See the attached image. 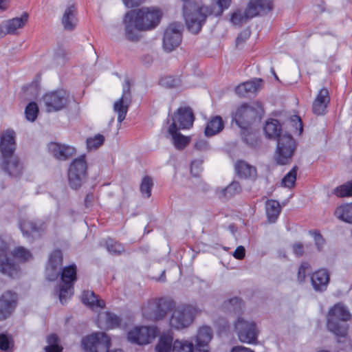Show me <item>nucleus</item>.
<instances>
[{
    "instance_id": "19",
    "label": "nucleus",
    "mask_w": 352,
    "mask_h": 352,
    "mask_svg": "<svg viewBox=\"0 0 352 352\" xmlns=\"http://www.w3.org/2000/svg\"><path fill=\"white\" fill-rule=\"evenodd\" d=\"M0 272L10 277L18 272L16 266L8 258V246L3 242L0 244Z\"/></svg>"
},
{
    "instance_id": "31",
    "label": "nucleus",
    "mask_w": 352,
    "mask_h": 352,
    "mask_svg": "<svg viewBox=\"0 0 352 352\" xmlns=\"http://www.w3.org/2000/svg\"><path fill=\"white\" fill-rule=\"evenodd\" d=\"M179 129L176 128V124H171L168 129V133L171 135L173 144L177 148H183L190 142V138L178 133Z\"/></svg>"
},
{
    "instance_id": "12",
    "label": "nucleus",
    "mask_w": 352,
    "mask_h": 352,
    "mask_svg": "<svg viewBox=\"0 0 352 352\" xmlns=\"http://www.w3.org/2000/svg\"><path fill=\"white\" fill-rule=\"evenodd\" d=\"M262 109L259 104L252 105L243 104L239 107L233 113V120L241 128H245L247 123L257 116Z\"/></svg>"
},
{
    "instance_id": "44",
    "label": "nucleus",
    "mask_w": 352,
    "mask_h": 352,
    "mask_svg": "<svg viewBox=\"0 0 352 352\" xmlns=\"http://www.w3.org/2000/svg\"><path fill=\"white\" fill-rule=\"evenodd\" d=\"M297 168L294 167L282 179V184L287 188H292L294 186L296 180Z\"/></svg>"
},
{
    "instance_id": "39",
    "label": "nucleus",
    "mask_w": 352,
    "mask_h": 352,
    "mask_svg": "<svg viewBox=\"0 0 352 352\" xmlns=\"http://www.w3.org/2000/svg\"><path fill=\"white\" fill-rule=\"evenodd\" d=\"M248 14V8H246L244 11L236 10L232 13L230 16V21L234 25H241L243 23H245L248 19L253 18V16H250Z\"/></svg>"
},
{
    "instance_id": "53",
    "label": "nucleus",
    "mask_w": 352,
    "mask_h": 352,
    "mask_svg": "<svg viewBox=\"0 0 352 352\" xmlns=\"http://www.w3.org/2000/svg\"><path fill=\"white\" fill-rule=\"evenodd\" d=\"M202 163L203 161L201 160H195L192 162L190 166V172L191 174L195 177H198L200 175V173L202 171Z\"/></svg>"
},
{
    "instance_id": "21",
    "label": "nucleus",
    "mask_w": 352,
    "mask_h": 352,
    "mask_svg": "<svg viewBox=\"0 0 352 352\" xmlns=\"http://www.w3.org/2000/svg\"><path fill=\"white\" fill-rule=\"evenodd\" d=\"M16 302L14 293L7 292L0 298V320L7 318L13 311Z\"/></svg>"
},
{
    "instance_id": "60",
    "label": "nucleus",
    "mask_w": 352,
    "mask_h": 352,
    "mask_svg": "<svg viewBox=\"0 0 352 352\" xmlns=\"http://www.w3.org/2000/svg\"><path fill=\"white\" fill-rule=\"evenodd\" d=\"M195 146L199 150H203L207 147V142L204 140H199L196 142Z\"/></svg>"
},
{
    "instance_id": "37",
    "label": "nucleus",
    "mask_w": 352,
    "mask_h": 352,
    "mask_svg": "<svg viewBox=\"0 0 352 352\" xmlns=\"http://www.w3.org/2000/svg\"><path fill=\"white\" fill-rule=\"evenodd\" d=\"M334 214L338 219L352 223V204L338 206L336 209Z\"/></svg>"
},
{
    "instance_id": "43",
    "label": "nucleus",
    "mask_w": 352,
    "mask_h": 352,
    "mask_svg": "<svg viewBox=\"0 0 352 352\" xmlns=\"http://www.w3.org/2000/svg\"><path fill=\"white\" fill-rule=\"evenodd\" d=\"M104 141V137L102 135L97 134L87 139V147L88 150L96 149L103 144Z\"/></svg>"
},
{
    "instance_id": "11",
    "label": "nucleus",
    "mask_w": 352,
    "mask_h": 352,
    "mask_svg": "<svg viewBox=\"0 0 352 352\" xmlns=\"http://www.w3.org/2000/svg\"><path fill=\"white\" fill-rule=\"evenodd\" d=\"M87 163L85 156L74 160L71 164L68 170L69 182L72 188H77L82 184L85 178Z\"/></svg>"
},
{
    "instance_id": "63",
    "label": "nucleus",
    "mask_w": 352,
    "mask_h": 352,
    "mask_svg": "<svg viewBox=\"0 0 352 352\" xmlns=\"http://www.w3.org/2000/svg\"><path fill=\"white\" fill-rule=\"evenodd\" d=\"M107 352H122L120 349L108 350Z\"/></svg>"
},
{
    "instance_id": "34",
    "label": "nucleus",
    "mask_w": 352,
    "mask_h": 352,
    "mask_svg": "<svg viewBox=\"0 0 352 352\" xmlns=\"http://www.w3.org/2000/svg\"><path fill=\"white\" fill-rule=\"evenodd\" d=\"M235 168L237 174L241 177L253 178L256 175V170L255 167L243 161L236 162Z\"/></svg>"
},
{
    "instance_id": "49",
    "label": "nucleus",
    "mask_w": 352,
    "mask_h": 352,
    "mask_svg": "<svg viewBox=\"0 0 352 352\" xmlns=\"http://www.w3.org/2000/svg\"><path fill=\"white\" fill-rule=\"evenodd\" d=\"M243 303L240 298H233L225 304V308L230 311H238L242 308Z\"/></svg>"
},
{
    "instance_id": "30",
    "label": "nucleus",
    "mask_w": 352,
    "mask_h": 352,
    "mask_svg": "<svg viewBox=\"0 0 352 352\" xmlns=\"http://www.w3.org/2000/svg\"><path fill=\"white\" fill-rule=\"evenodd\" d=\"M82 301L87 306L95 310L97 308L103 309L105 307V302L103 300L99 299L95 295L94 292L85 291L82 295Z\"/></svg>"
},
{
    "instance_id": "52",
    "label": "nucleus",
    "mask_w": 352,
    "mask_h": 352,
    "mask_svg": "<svg viewBox=\"0 0 352 352\" xmlns=\"http://www.w3.org/2000/svg\"><path fill=\"white\" fill-rule=\"evenodd\" d=\"M311 266L308 263L303 262L301 263L298 269V279L300 282H302L306 278L307 274L309 272Z\"/></svg>"
},
{
    "instance_id": "62",
    "label": "nucleus",
    "mask_w": 352,
    "mask_h": 352,
    "mask_svg": "<svg viewBox=\"0 0 352 352\" xmlns=\"http://www.w3.org/2000/svg\"><path fill=\"white\" fill-rule=\"evenodd\" d=\"M292 120L294 122H296V124H298L299 126V134H300L302 131V122H301V120L300 119V118L298 116H294Z\"/></svg>"
},
{
    "instance_id": "10",
    "label": "nucleus",
    "mask_w": 352,
    "mask_h": 352,
    "mask_svg": "<svg viewBox=\"0 0 352 352\" xmlns=\"http://www.w3.org/2000/svg\"><path fill=\"white\" fill-rule=\"evenodd\" d=\"M29 20V14L23 12L19 16L7 19L0 25V38L7 34L18 35L26 26Z\"/></svg>"
},
{
    "instance_id": "46",
    "label": "nucleus",
    "mask_w": 352,
    "mask_h": 352,
    "mask_svg": "<svg viewBox=\"0 0 352 352\" xmlns=\"http://www.w3.org/2000/svg\"><path fill=\"white\" fill-rule=\"evenodd\" d=\"M106 248L108 252L112 254H119L124 252V247L122 244L108 239L106 242Z\"/></svg>"
},
{
    "instance_id": "18",
    "label": "nucleus",
    "mask_w": 352,
    "mask_h": 352,
    "mask_svg": "<svg viewBox=\"0 0 352 352\" xmlns=\"http://www.w3.org/2000/svg\"><path fill=\"white\" fill-rule=\"evenodd\" d=\"M194 122L193 113L189 107H181L174 114L172 124L179 129H189Z\"/></svg>"
},
{
    "instance_id": "61",
    "label": "nucleus",
    "mask_w": 352,
    "mask_h": 352,
    "mask_svg": "<svg viewBox=\"0 0 352 352\" xmlns=\"http://www.w3.org/2000/svg\"><path fill=\"white\" fill-rule=\"evenodd\" d=\"M231 352H254L248 348L244 346H236L232 349Z\"/></svg>"
},
{
    "instance_id": "16",
    "label": "nucleus",
    "mask_w": 352,
    "mask_h": 352,
    "mask_svg": "<svg viewBox=\"0 0 352 352\" xmlns=\"http://www.w3.org/2000/svg\"><path fill=\"white\" fill-rule=\"evenodd\" d=\"M182 28L179 23H171L166 29L163 39L165 50L171 52L179 45L182 41Z\"/></svg>"
},
{
    "instance_id": "38",
    "label": "nucleus",
    "mask_w": 352,
    "mask_h": 352,
    "mask_svg": "<svg viewBox=\"0 0 352 352\" xmlns=\"http://www.w3.org/2000/svg\"><path fill=\"white\" fill-rule=\"evenodd\" d=\"M265 209L269 221L274 222L280 212L279 203L275 200H268L266 202Z\"/></svg>"
},
{
    "instance_id": "56",
    "label": "nucleus",
    "mask_w": 352,
    "mask_h": 352,
    "mask_svg": "<svg viewBox=\"0 0 352 352\" xmlns=\"http://www.w3.org/2000/svg\"><path fill=\"white\" fill-rule=\"evenodd\" d=\"M49 56L54 60L63 59L64 58V52L61 49H58L56 51H52L49 52Z\"/></svg>"
},
{
    "instance_id": "54",
    "label": "nucleus",
    "mask_w": 352,
    "mask_h": 352,
    "mask_svg": "<svg viewBox=\"0 0 352 352\" xmlns=\"http://www.w3.org/2000/svg\"><path fill=\"white\" fill-rule=\"evenodd\" d=\"M123 4L128 8H133L144 3L147 0H122Z\"/></svg>"
},
{
    "instance_id": "24",
    "label": "nucleus",
    "mask_w": 352,
    "mask_h": 352,
    "mask_svg": "<svg viewBox=\"0 0 352 352\" xmlns=\"http://www.w3.org/2000/svg\"><path fill=\"white\" fill-rule=\"evenodd\" d=\"M212 338V331L210 327H201L195 336L196 347L199 352H208V344Z\"/></svg>"
},
{
    "instance_id": "41",
    "label": "nucleus",
    "mask_w": 352,
    "mask_h": 352,
    "mask_svg": "<svg viewBox=\"0 0 352 352\" xmlns=\"http://www.w3.org/2000/svg\"><path fill=\"white\" fill-rule=\"evenodd\" d=\"M334 193L336 196L340 197H351L352 180L335 188Z\"/></svg>"
},
{
    "instance_id": "9",
    "label": "nucleus",
    "mask_w": 352,
    "mask_h": 352,
    "mask_svg": "<svg viewBox=\"0 0 352 352\" xmlns=\"http://www.w3.org/2000/svg\"><path fill=\"white\" fill-rule=\"evenodd\" d=\"M158 330L154 326H137L129 331L127 340L133 344L145 345L151 343L157 336Z\"/></svg>"
},
{
    "instance_id": "26",
    "label": "nucleus",
    "mask_w": 352,
    "mask_h": 352,
    "mask_svg": "<svg viewBox=\"0 0 352 352\" xmlns=\"http://www.w3.org/2000/svg\"><path fill=\"white\" fill-rule=\"evenodd\" d=\"M49 151L58 160H66L76 153L74 147L54 142L49 144Z\"/></svg>"
},
{
    "instance_id": "33",
    "label": "nucleus",
    "mask_w": 352,
    "mask_h": 352,
    "mask_svg": "<svg viewBox=\"0 0 352 352\" xmlns=\"http://www.w3.org/2000/svg\"><path fill=\"white\" fill-rule=\"evenodd\" d=\"M20 229L24 236L34 237L42 229V226L41 225L38 226L37 223L30 219H24L20 223Z\"/></svg>"
},
{
    "instance_id": "50",
    "label": "nucleus",
    "mask_w": 352,
    "mask_h": 352,
    "mask_svg": "<svg viewBox=\"0 0 352 352\" xmlns=\"http://www.w3.org/2000/svg\"><path fill=\"white\" fill-rule=\"evenodd\" d=\"M162 85L167 87H177L180 85L181 81L178 78H174L172 76H166L160 80Z\"/></svg>"
},
{
    "instance_id": "27",
    "label": "nucleus",
    "mask_w": 352,
    "mask_h": 352,
    "mask_svg": "<svg viewBox=\"0 0 352 352\" xmlns=\"http://www.w3.org/2000/svg\"><path fill=\"white\" fill-rule=\"evenodd\" d=\"M329 101V91L326 88L321 89L313 102V112L316 115L324 114Z\"/></svg>"
},
{
    "instance_id": "35",
    "label": "nucleus",
    "mask_w": 352,
    "mask_h": 352,
    "mask_svg": "<svg viewBox=\"0 0 352 352\" xmlns=\"http://www.w3.org/2000/svg\"><path fill=\"white\" fill-rule=\"evenodd\" d=\"M223 122L220 116H214L208 122L205 129L207 136H212L219 133L223 129Z\"/></svg>"
},
{
    "instance_id": "20",
    "label": "nucleus",
    "mask_w": 352,
    "mask_h": 352,
    "mask_svg": "<svg viewBox=\"0 0 352 352\" xmlns=\"http://www.w3.org/2000/svg\"><path fill=\"white\" fill-rule=\"evenodd\" d=\"M16 132L12 129L3 131L0 138L1 155L13 154L16 148Z\"/></svg>"
},
{
    "instance_id": "58",
    "label": "nucleus",
    "mask_w": 352,
    "mask_h": 352,
    "mask_svg": "<svg viewBox=\"0 0 352 352\" xmlns=\"http://www.w3.org/2000/svg\"><path fill=\"white\" fill-rule=\"evenodd\" d=\"M245 250L243 246L240 245L236 248L233 252V256L237 259H242L245 256Z\"/></svg>"
},
{
    "instance_id": "59",
    "label": "nucleus",
    "mask_w": 352,
    "mask_h": 352,
    "mask_svg": "<svg viewBox=\"0 0 352 352\" xmlns=\"http://www.w3.org/2000/svg\"><path fill=\"white\" fill-rule=\"evenodd\" d=\"M10 7L9 0H0V11L5 12Z\"/></svg>"
},
{
    "instance_id": "29",
    "label": "nucleus",
    "mask_w": 352,
    "mask_h": 352,
    "mask_svg": "<svg viewBox=\"0 0 352 352\" xmlns=\"http://www.w3.org/2000/svg\"><path fill=\"white\" fill-rule=\"evenodd\" d=\"M97 322L101 329H113L119 326L120 320L116 315L105 312L99 315Z\"/></svg>"
},
{
    "instance_id": "45",
    "label": "nucleus",
    "mask_w": 352,
    "mask_h": 352,
    "mask_svg": "<svg viewBox=\"0 0 352 352\" xmlns=\"http://www.w3.org/2000/svg\"><path fill=\"white\" fill-rule=\"evenodd\" d=\"M38 108L35 102H30L25 108V113L27 120L33 122L37 117Z\"/></svg>"
},
{
    "instance_id": "42",
    "label": "nucleus",
    "mask_w": 352,
    "mask_h": 352,
    "mask_svg": "<svg viewBox=\"0 0 352 352\" xmlns=\"http://www.w3.org/2000/svg\"><path fill=\"white\" fill-rule=\"evenodd\" d=\"M153 186L152 179L148 176H145L142 181L140 190L142 195L148 198L151 194V188Z\"/></svg>"
},
{
    "instance_id": "47",
    "label": "nucleus",
    "mask_w": 352,
    "mask_h": 352,
    "mask_svg": "<svg viewBox=\"0 0 352 352\" xmlns=\"http://www.w3.org/2000/svg\"><path fill=\"white\" fill-rule=\"evenodd\" d=\"M13 256L21 261H28L32 258V254L29 250L23 247L16 248L12 252Z\"/></svg>"
},
{
    "instance_id": "6",
    "label": "nucleus",
    "mask_w": 352,
    "mask_h": 352,
    "mask_svg": "<svg viewBox=\"0 0 352 352\" xmlns=\"http://www.w3.org/2000/svg\"><path fill=\"white\" fill-rule=\"evenodd\" d=\"M199 309L190 305L178 306L171 314L169 324L171 328L182 329L188 327L193 322Z\"/></svg>"
},
{
    "instance_id": "25",
    "label": "nucleus",
    "mask_w": 352,
    "mask_h": 352,
    "mask_svg": "<svg viewBox=\"0 0 352 352\" xmlns=\"http://www.w3.org/2000/svg\"><path fill=\"white\" fill-rule=\"evenodd\" d=\"M262 82L261 78H254L243 82L236 87V93L241 96L254 94L262 88Z\"/></svg>"
},
{
    "instance_id": "22",
    "label": "nucleus",
    "mask_w": 352,
    "mask_h": 352,
    "mask_svg": "<svg viewBox=\"0 0 352 352\" xmlns=\"http://www.w3.org/2000/svg\"><path fill=\"white\" fill-rule=\"evenodd\" d=\"M272 0H250L247 6L248 14L254 17L258 14H266L272 10Z\"/></svg>"
},
{
    "instance_id": "64",
    "label": "nucleus",
    "mask_w": 352,
    "mask_h": 352,
    "mask_svg": "<svg viewBox=\"0 0 352 352\" xmlns=\"http://www.w3.org/2000/svg\"><path fill=\"white\" fill-rule=\"evenodd\" d=\"M164 271L162 272V275L159 279L160 280L164 281L165 280V278H164Z\"/></svg>"
},
{
    "instance_id": "3",
    "label": "nucleus",
    "mask_w": 352,
    "mask_h": 352,
    "mask_svg": "<svg viewBox=\"0 0 352 352\" xmlns=\"http://www.w3.org/2000/svg\"><path fill=\"white\" fill-rule=\"evenodd\" d=\"M231 4V0H217V8L213 10L208 6H201L196 2H186L184 5V17L190 32L198 33L206 21L208 15L213 14L221 16Z\"/></svg>"
},
{
    "instance_id": "28",
    "label": "nucleus",
    "mask_w": 352,
    "mask_h": 352,
    "mask_svg": "<svg viewBox=\"0 0 352 352\" xmlns=\"http://www.w3.org/2000/svg\"><path fill=\"white\" fill-rule=\"evenodd\" d=\"M311 280L315 290L323 291L326 289L329 283V274L326 270L321 269L312 274Z\"/></svg>"
},
{
    "instance_id": "23",
    "label": "nucleus",
    "mask_w": 352,
    "mask_h": 352,
    "mask_svg": "<svg viewBox=\"0 0 352 352\" xmlns=\"http://www.w3.org/2000/svg\"><path fill=\"white\" fill-rule=\"evenodd\" d=\"M61 23L66 30H72L77 25V8L74 3H72L65 7Z\"/></svg>"
},
{
    "instance_id": "14",
    "label": "nucleus",
    "mask_w": 352,
    "mask_h": 352,
    "mask_svg": "<svg viewBox=\"0 0 352 352\" xmlns=\"http://www.w3.org/2000/svg\"><path fill=\"white\" fill-rule=\"evenodd\" d=\"M131 80L126 78L124 80L122 94L120 99L113 104V111L118 114V121L121 123L126 118L129 107L131 101Z\"/></svg>"
},
{
    "instance_id": "13",
    "label": "nucleus",
    "mask_w": 352,
    "mask_h": 352,
    "mask_svg": "<svg viewBox=\"0 0 352 352\" xmlns=\"http://www.w3.org/2000/svg\"><path fill=\"white\" fill-rule=\"evenodd\" d=\"M235 331L241 342L248 344L254 343L256 340L257 332L255 324L243 318H238L234 324Z\"/></svg>"
},
{
    "instance_id": "48",
    "label": "nucleus",
    "mask_w": 352,
    "mask_h": 352,
    "mask_svg": "<svg viewBox=\"0 0 352 352\" xmlns=\"http://www.w3.org/2000/svg\"><path fill=\"white\" fill-rule=\"evenodd\" d=\"M241 190V188L239 183L234 182L223 190V195L226 197H231L240 192Z\"/></svg>"
},
{
    "instance_id": "7",
    "label": "nucleus",
    "mask_w": 352,
    "mask_h": 352,
    "mask_svg": "<svg viewBox=\"0 0 352 352\" xmlns=\"http://www.w3.org/2000/svg\"><path fill=\"white\" fill-rule=\"evenodd\" d=\"M296 148V142L292 136L287 133H283L278 139L275 159L280 165L290 162Z\"/></svg>"
},
{
    "instance_id": "4",
    "label": "nucleus",
    "mask_w": 352,
    "mask_h": 352,
    "mask_svg": "<svg viewBox=\"0 0 352 352\" xmlns=\"http://www.w3.org/2000/svg\"><path fill=\"white\" fill-rule=\"evenodd\" d=\"M351 314L342 304L335 305L329 311L327 328L338 337H344L347 333L346 325L340 324V320L347 321L351 319Z\"/></svg>"
},
{
    "instance_id": "32",
    "label": "nucleus",
    "mask_w": 352,
    "mask_h": 352,
    "mask_svg": "<svg viewBox=\"0 0 352 352\" xmlns=\"http://www.w3.org/2000/svg\"><path fill=\"white\" fill-rule=\"evenodd\" d=\"M281 126L279 122L276 119H269L264 126V131L266 137L269 139L279 138Z\"/></svg>"
},
{
    "instance_id": "36",
    "label": "nucleus",
    "mask_w": 352,
    "mask_h": 352,
    "mask_svg": "<svg viewBox=\"0 0 352 352\" xmlns=\"http://www.w3.org/2000/svg\"><path fill=\"white\" fill-rule=\"evenodd\" d=\"M173 336L170 333H163L160 336L155 346L156 352H170L173 349Z\"/></svg>"
},
{
    "instance_id": "51",
    "label": "nucleus",
    "mask_w": 352,
    "mask_h": 352,
    "mask_svg": "<svg viewBox=\"0 0 352 352\" xmlns=\"http://www.w3.org/2000/svg\"><path fill=\"white\" fill-rule=\"evenodd\" d=\"M12 344V338L4 333L0 334V349L8 351Z\"/></svg>"
},
{
    "instance_id": "1",
    "label": "nucleus",
    "mask_w": 352,
    "mask_h": 352,
    "mask_svg": "<svg viewBox=\"0 0 352 352\" xmlns=\"http://www.w3.org/2000/svg\"><path fill=\"white\" fill-rule=\"evenodd\" d=\"M163 16L161 8L157 6H144L127 12L124 17L125 36L129 41L140 38V32L151 31L160 23Z\"/></svg>"
},
{
    "instance_id": "8",
    "label": "nucleus",
    "mask_w": 352,
    "mask_h": 352,
    "mask_svg": "<svg viewBox=\"0 0 352 352\" xmlns=\"http://www.w3.org/2000/svg\"><path fill=\"white\" fill-rule=\"evenodd\" d=\"M111 340L103 332L91 333L81 341L82 349L87 352H104L110 346Z\"/></svg>"
},
{
    "instance_id": "40",
    "label": "nucleus",
    "mask_w": 352,
    "mask_h": 352,
    "mask_svg": "<svg viewBox=\"0 0 352 352\" xmlns=\"http://www.w3.org/2000/svg\"><path fill=\"white\" fill-rule=\"evenodd\" d=\"M47 346L45 347V352H61L63 347L58 344V339L56 334H52L47 338Z\"/></svg>"
},
{
    "instance_id": "2",
    "label": "nucleus",
    "mask_w": 352,
    "mask_h": 352,
    "mask_svg": "<svg viewBox=\"0 0 352 352\" xmlns=\"http://www.w3.org/2000/svg\"><path fill=\"white\" fill-rule=\"evenodd\" d=\"M63 263V254L60 250H54L49 257L46 267V277L49 280H54L60 275L59 300L65 303L73 294L74 283L76 280V266L74 264L66 266L60 272Z\"/></svg>"
},
{
    "instance_id": "17",
    "label": "nucleus",
    "mask_w": 352,
    "mask_h": 352,
    "mask_svg": "<svg viewBox=\"0 0 352 352\" xmlns=\"http://www.w3.org/2000/svg\"><path fill=\"white\" fill-rule=\"evenodd\" d=\"M1 168L7 175L14 177L20 176L23 170V164L14 153L2 155Z\"/></svg>"
},
{
    "instance_id": "15",
    "label": "nucleus",
    "mask_w": 352,
    "mask_h": 352,
    "mask_svg": "<svg viewBox=\"0 0 352 352\" xmlns=\"http://www.w3.org/2000/svg\"><path fill=\"white\" fill-rule=\"evenodd\" d=\"M46 111L55 112L65 108L69 103L67 94L64 91H52L46 94L43 98Z\"/></svg>"
},
{
    "instance_id": "57",
    "label": "nucleus",
    "mask_w": 352,
    "mask_h": 352,
    "mask_svg": "<svg viewBox=\"0 0 352 352\" xmlns=\"http://www.w3.org/2000/svg\"><path fill=\"white\" fill-rule=\"evenodd\" d=\"M314 236L315 243L317 246L318 250L320 251L322 250V248L324 243V241L319 233L314 232Z\"/></svg>"
},
{
    "instance_id": "55",
    "label": "nucleus",
    "mask_w": 352,
    "mask_h": 352,
    "mask_svg": "<svg viewBox=\"0 0 352 352\" xmlns=\"http://www.w3.org/2000/svg\"><path fill=\"white\" fill-rule=\"evenodd\" d=\"M305 246L300 243H296L292 245L294 254L297 256H301L304 254Z\"/></svg>"
},
{
    "instance_id": "5",
    "label": "nucleus",
    "mask_w": 352,
    "mask_h": 352,
    "mask_svg": "<svg viewBox=\"0 0 352 352\" xmlns=\"http://www.w3.org/2000/svg\"><path fill=\"white\" fill-rule=\"evenodd\" d=\"M174 307V302L170 299H153L146 302L142 309V316L150 321L162 320L167 312Z\"/></svg>"
}]
</instances>
